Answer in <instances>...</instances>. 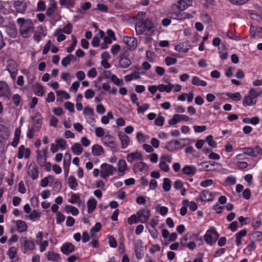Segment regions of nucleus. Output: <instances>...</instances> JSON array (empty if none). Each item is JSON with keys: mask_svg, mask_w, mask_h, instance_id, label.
Masks as SVG:
<instances>
[{"mask_svg": "<svg viewBox=\"0 0 262 262\" xmlns=\"http://www.w3.org/2000/svg\"><path fill=\"white\" fill-rule=\"evenodd\" d=\"M119 139L121 142V146L122 148H126L130 142V139L128 136L124 133H120L118 135Z\"/></svg>", "mask_w": 262, "mask_h": 262, "instance_id": "obj_22", "label": "nucleus"}, {"mask_svg": "<svg viewBox=\"0 0 262 262\" xmlns=\"http://www.w3.org/2000/svg\"><path fill=\"white\" fill-rule=\"evenodd\" d=\"M136 138L139 142L142 143L145 142L147 139H149V136L144 135L142 133L139 132L137 134Z\"/></svg>", "mask_w": 262, "mask_h": 262, "instance_id": "obj_53", "label": "nucleus"}, {"mask_svg": "<svg viewBox=\"0 0 262 262\" xmlns=\"http://www.w3.org/2000/svg\"><path fill=\"white\" fill-rule=\"evenodd\" d=\"M182 171L185 174L193 175L196 172V168L193 166L187 165L182 169Z\"/></svg>", "mask_w": 262, "mask_h": 262, "instance_id": "obj_35", "label": "nucleus"}, {"mask_svg": "<svg viewBox=\"0 0 262 262\" xmlns=\"http://www.w3.org/2000/svg\"><path fill=\"white\" fill-rule=\"evenodd\" d=\"M14 5L17 12L20 13H24L27 7L26 0H16Z\"/></svg>", "mask_w": 262, "mask_h": 262, "instance_id": "obj_14", "label": "nucleus"}, {"mask_svg": "<svg viewBox=\"0 0 262 262\" xmlns=\"http://www.w3.org/2000/svg\"><path fill=\"white\" fill-rule=\"evenodd\" d=\"M146 19V13L143 11L139 12L135 16V19L136 20V22L143 21Z\"/></svg>", "mask_w": 262, "mask_h": 262, "instance_id": "obj_51", "label": "nucleus"}, {"mask_svg": "<svg viewBox=\"0 0 262 262\" xmlns=\"http://www.w3.org/2000/svg\"><path fill=\"white\" fill-rule=\"evenodd\" d=\"M126 159L128 162L132 163L135 160H142V156L141 152L136 151L128 154L126 156Z\"/></svg>", "mask_w": 262, "mask_h": 262, "instance_id": "obj_21", "label": "nucleus"}, {"mask_svg": "<svg viewBox=\"0 0 262 262\" xmlns=\"http://www.w3.org/2000/svg\"><path fill=\"white\" fill-rule=\"evenodd\" d=\"M191 48V46L189 41L186 40L185 41L180 42L176 46L174 49L179 52L186 53Z\"/></svg>", "mask_w": 262, "mask_h": 262, "instance_id": "obj_13", "label": "nucleus"}, {"mask_svg": "<svg viewBox=\"0 0 262 262\" xmlns=\"http://www.w3.org/2000/svg\"><path fill=\"white\" fill-rule=\"evenodd\" d=\"M192 84L193 85L204 87L207 85V83L206 81L203 80L201 79L199 77L195 76L192 77Z\"/></svg>", "mask_w": 262, "mask_h": 262, "instance_id": "obj_29", "label": "nucleus"}, {"mask_svg": "<svg viewBox=\"0 0 262 262\" xmlns=\"http://www.w3.org/2000/svg\"><path fill=\"white\" fill-rule=\"evenodd\" d=\"M244 154L256 157L259 155H262V149L258 146H256L254 148L251 147H245L242 149Z\"/></svg>", "mask_w": 262, "mask_h": 262, "instance_id": "obj_6", "label": "nucleus"}, {"mask_svg": "<svg viewBox=\"0 0 262 262\" xmlns=\"http://www.w3.org/2000/svg\"><path fill=\"white\" fill-rule=\"evenodd\" d=\"M6 70L9 72L12 78H15L17 74V64L16 62L13 59L8 60Z\"/></svg>", "mask_w": 262, "mask_h": 262, "instance_id": "obj_8", "label": "nucleus"}, {"mask_svg": "<svg viewBox=\"0 0 262 262\" xmlns=\"http://www.w3.org/2000/svg\"><path fill=\"white\" fill-rule=\"evenodd\" d=\"M17 23L19 26V33L24 38H28L34 31V27L31 19H25L24 18H17Z\"/></svg>", "mask_w": 262, "mask_h": 262, "instance_id": "obj_1", "label": "nucleus"}, {"mask_svg": "<svg viewBox=\"0 0 262 262\" xmlns=\"http://www.w3.org/2000/svg\"><path fill=\"white\" fill-rule=\"evenodd\" d=\"M15 223L18 232H24L27 230V226L24 221L18 220Z\"/></svg>", "mask_w": 262, "mask_h": 262, "instance_id": "obj_33", "label": "nucleus"}, {"mask_svg": "<svg viewBox=\"0 0 262 262\" xmlns=\"http://www.w3.org/2000/svg\"><path fill=\"white\" fill-rule=\"evenodd\" d=\"M189 202L188 200H185L183 201L184 206L180 209V214L181 215H185L187 211V206L188 205Z\"/></svg>", "mask_w": 262, "mask_h": 262, "instance_id": "obj_60", "label": "nucleus"}, {"mask_svg": "<svg viewBox=\"0 0 262 262\" xmlns=\"http://www.w3.org/2000/svg\"><path fill=\"white\" fill-rule=\"evenodd\" d=\"M173 87V85L172 84H168V85L160 84L158 86V90L161 92H166L167 93H170Z\"/></svg>", "mask_w": 262, "mask_h": 262, "instance_id": "obj_41", "label": "nucleus"}, {"mask_svg": "<svg viewBox=\"0 0 262 262\" xmlns=\"http://www.w3.org/2000/svg\"><path fill=\"white\" fill-rule=\"evenodd\" d=\"M95 134L98 137H103L105 135V132L103 128L98 127L95 128Z\"/></svg>", "mask_w": 262, "mask_h": 262, "instance_id": "obj_64", "label": "nucleus"}, {"mask_svg": "<svg viewBox=\"0 0 262 262\" xmlns=\"http://www.w3.org/2000/svg\"><path fill=\"white\" fill-rule=\"evenodd\" d=\"M61 29L59 28L55 30L54 32V36L57 37V41L58 42H61L66 39V36L63 34Z\"/></svg>", "mask_w": 262, "mask_h": 262, "instance_id": "obj_36", "label": "nucleus"}, {"mask_svg": "<svg viewBox=\"0 0 262 262\" xmlns=\"http://www.w3.org/2000/svg\"><path fill=\"white\" fill-rule=\"evenodd\" d=\"M47 258L49 260H52L54 262H59L61 259L59 254L56 253L53 251H49L46 254Z\"/></svg>", "mask_w": 262, "mask_h": 262, "instance_id": "obj_25", "label": "nucleus"}, {"mask_svg": "<svg viewBox=\"0 0 262 262\" xmlns=\"http://www.w3.org/2000/svg\"><path fill=\"white\" fill-rule=\"evenodd\" d=\"M243 122L245 123H251L252 125H256L259 122V119L257 117L252 118H246L243 119Z\"/></svg>", "mask_w": 262, "mask_h": 262, "instance_id": "obj_47", "label": "nucleus"}, {"mask_svg": "<svg viewBox=\"0 0 262 262\" xmlns=\"http://www.w3.org/2000/svg\"><path fill=\"white\" fill-rule=\"evenodd\" d=\"M132 64L131 60L127 57L126 54L123 53L120 54L119 58V67L125 69L129 67Z\"/></svg>", "mask_w": 262, "mask_h": 262, "instance_id": "obj_12", "label": "nucleus"}, {"mask_svg": "<svg viewBox=\"0 0 262 262\" xmlns=\"http://www.w3.org/2000/svg\"><path fill=\"white\" fill-rule=\"evenodd\" d=\"M23 247L25 250H32L34 249L35 245L33 241L26 239V237L24 238Z\"/></svg>", "mask_w": 262, "mask_h": 262, "instance_id": "obj_30", "label": "nucleus"}, {"mask_svg": "<svg viewBox=\"0 0 262 262\" xmlns=\"http://www.w3.org/2000/svg\"><path fill=\"white\" fill-rule=\"evenodd\" d=\"M102 141L104 144L107 145L111 148H115L116 147V145L114 141V138L109 134L105 135L102 138Z\"/></svg>", "mask_w": 262, "mask_h": 262, "instance_id": "obj_15", "label": "nucleus"}, {"mask_svg": "<svg viewBox=\"0 0 262 262\" xmlns=\"http://www.w3.org/2000/svg\"><path fill=\"white\" fill-rule=\"evenodd\" d=\"M261 92L252 89L245 96L243 100L244 106L253 105L256 103V98L260 95Z\"/></svg>", "mask_w": 262, "mask_h": 262, "instance_id": "obj_3", "label": "nucleus"}, {"mask_svg": "<svg viewBox=\"0 0 262 262\" xmlns=\"http://www.w3.org/2000/svg\"><path fill=\"white\" fill-rule=\"evenodd\" d=\"M154 27L152 21L149 18H147L143 21L136 22L135 29L137 34L140 35L146 31H150Z\"/></svg>", "mask_w": 262, "mask_h": 262, "instance_id": "obj_2", "label": "nucleus"}, {"mask_svg": "<svg viewBox=\"0 0 262 262\" xmlns=\"http://www.w3.org/2000/svg\"><path fill=\"white\" fill-rule=\"evenodd\" d=\"M47 160L46 156L43 155L40 151H37V162L40 166H42Z\"/></svg>", "mask_w": 262, "mask_h": 262, "instance_id": "obj_43", "label": "nucleus"}, {"mask_svg": "<svg viewBox=\"0 0 262 262\" xmlns=\"http://www.w3.org/2000/svg\"><path fill=\"white\" fill-rule=\"evenodd\" d=\"M127 165L124 160H119L118 162V170L119 172H123L126 170Z\"/></svg>", "mask_w": 262, "mask_h": 262, "instance_id": "obj_44", "label": "nucleus"}, {"mask_svg": "<svg viewBox=\"0 0 262 262\" xmlns=\"http://www.w3.org/2000/svg\"><path fill=\"white\" fill-rule=\"evenodd\" d=\"M72 150L74 154L77 155H79L82 153L83 148L80 144L79 143H75L72 147Z\"/></svg>", "mask_w": 262, "mask_h": 262, "instance_id": "obj_48", "label": "nucleus"}, {"mask_svg": "<svg viewBox=\"0 0 262 262\" xmlns=\"http://www.w3.org/2000/svg\"><path fill=\"white\" fill-rule=\"evenodd\" d=\"M10 135V132L8 128L2 126L0 128V138L2 139H7Z\"/></svg>", "mask_w": 262, "mask_h": 262, "instance_id": "obj_38", "label": "nucleus"}, {"mask_svg": "<svg viewBox=\"0 0 262 262\" xmlns=\"http://www.w3.org/2000/svg\"><path fill=\"white\" fill-rule=\"evenodd\" d=\"M30 155V150L29 148H26L23 145L19 146L17 155V157L18 159H21L23 157L27 159L29 157Z\"/></svg>", "mask_w": 262, "mask_h": 262, "instance_id": "obj_16", "label": "nucleus"}, {"mask_svg": "<svg viewBox=\"0 0 262 262\" xmlns=\"http://www.w3.org/2000/svg\"><path fill=\"white\" fill-rule=\"evenodd\" d=\"M16 252V249L14 247H12L9 249L7 254L11 259H13L15 257Z\"/></svg>", "mask_w": 262, "mask_h": 262, "instance_id": "obj_59", "label": "nucleus"}, {"mask_svg": "<svg viewBox=\"0 0 262 262\" xmlns=\"http://www.w3.org/2000/svg\"><path fill=\"white\" fill-rule=\"evenodd\" d=\"M68 185L71 189L74 190L76 189L78 183L75 178L73 176H71L69 177Z\"/></svg>", "mask_w": 262, "mask_h": 262, "instance_id": "obj_40", "label": "nucleus"}, {"mask_svg": "<svg viewBox=\"0 0 262 262\" xmlns=\"http://www.w3.org/2000/svg\"><path fill=\"white\" fill-rule=\"evenodd\" d=\"M104 153L102 147L99 145L96 144L92 147V154L94 156H100Z\"/></svg>", "mask_w": 262, "mask_h": 262, "instance_id": "obj_39", "label": "nucleus"}, {"mask_svg": "<svg viewBox=\"0 0 262 262\" xmlns=\"http://www.w3.org/2000/svg\"><path fill=\"white\" fill-rule=\"evenodd\" d=\"M71 37L72 38V43L70 46L67 49V52L69 53H71L74 51L75 47H76L77 43V40L75 36L72 35Z\"/></svg>", "mask_w": 262, "mask_h": 262, "instance_id": "obj_46", "label": "nucleus"}, {"mask_svg": "<svg viewBox=\"0 0 262 262\" xmlns=\"http://www.w3.org/2000/svg\"><path fill=\"white\" fill-rule=\"evenodd\" d=\"M33 91L34 94L38 96H42L44 93L42 86L38 83H36L34 85Z\"/></svg>", "mask_w": 262, "mask_h": 262, "instance_id": "obj_34", "label": "nucleus"}, {"mask_svg": "<svg viewBox=\"0 0 262 262\" xmlns=\"http://www.w3.org/2000/svg\"><path fill=\"white\" fill-rule=\"evenodd\" d=\"M97 202L96 200L92 198L89 199L87 203V206H88V211L89 213H92L94 210L95 209L97 206Z\"/></svg>", "mask_w": 262, "mask_h": 262, "instance_id": "obj_31", "label": "nucleus"}, {"mask_svg": "<svg viewBox=\"0 0 262 262\" xmlns=\"http://www.w3.org/2000/svg\"><path fill=\"white\" fill-rule=\"evenodd\" d=\"M66 210L68 213H71L73 215L78 214L79 211L77 208L71 205H67L65 207Z\"/></svg>", "mask_w": 262, "mask_h": 262, "instance_id": "obj_50", "label": "nucleus"}, {"mask_svg": "<svg viewBox=\"0 0 262 262\" xmlns=\"http://www.w3.org/2000/svg\"><path fill=\"white\" fill-rule=\"evenodd\" d=\"M124 43L128 47L130 50H134L137 46V39L132 36H124L123 38Z\"/></svg>", "mask_w": 262, "mask_h": 262, "instance_id": "obj_11", "label": "nucleus"}, {"mask_svg": "<svg viewBox=\"0 0 262 262\" xmlns=\"http://www.w3.org/2000/svg\"><path fill=\"white\" fill-rule=\"evenodd\" d=\"M163 188L165 191H169L171 188V181L168 178L163 180Z\"/></svg>", "mask_w": 262, "mask_h": 262, "instance_id": "obj_52", "label": "nucleus"}, {"mask_svg": "<svg viewBox=\"0 0 262 262\" xmlns=\"http://www.w3.org/2000/svg\"><path fill=\"white\" fill-rule=\"evenodd\" d=\"M192 0H180L178 2L177 8L180 11H183L192 5Z\"/></svg>", "mask_w": 262, "mask_h": 262, "instance_id": "obj_18", "label": "nucleus"}, {"mask_svg": "<svg viewBox=\"0 0 262 262\" xmlns=\"http://www.w3.org/2000/svg\"><path fill=\"white\" fill-rule=\"evenodd\" d=\"M250 33L253 38H262V27L251 26Z\"/></svg>", "mask_w": 262, "mask_h": 262, "instance_id": "obj_17", "label": "nucleus"}, {"mask_svg": "<svg viewBox=\"0 0 262 262\" xmlns=\"http://www.w3.org/2000/svg\"><path fill=\"white\" fill-rule=\"evenodd\" d=\"M32 121L33 122V126L36 130H38L41 124V118H40V116H33L31 118Z\"/></svg>", "mask_w": 262, "mask_h": 262, "instance_id": "obj_32", "label": "nucleus"}, {"mask_svg": "<svg viewBox=\"0 0 262 262\" xmlns=\"http://www.w3.org/2000/svg\"><path fill=\"white\" fill-rule=\"evenodd\" d=\"M201 201H210L212 200V196L211 193L207 190H203L202 191L199 198Z\"/></svg>", "mask_w": 262, "mask_h": 262, "instance_id": "obj_26", "label": "nucleus"}, {"mask_svg": "<svg viewBox=\"0 0 262 262\" xmlns=\"http://www.w3.org/2000/svg\"><path fill=\"white\" fill-rule=\"evenodd\" d=\"M150 213L148 209H144L138 211L137 213V217L139 222L146 223L149 219Z\"/></svg>", "mask_w": 262, "mask_h": 262, "instance_id": "obj_10", "label": "nucleus"}, {"mask_svg": "<svg viewBox=\"0 0 262 262\" xmlns=\"http://www.w3.org/2000/svg\"><path fill=\"white\" fill-rule=\"evenodd\" d=\"M28 174L33 180L36 179L38 177V171L34 165L30 164L29 167Z\"/></svg>", "mask_w": 262, "mask_h": 262, "instance_id": "obj_23", "label": "nucleus"}, {"mask_svg": "<svg viewBox=\"0 0 262 262\" xmlns=\"http://www.w3.org/2000/svg\"><path fill=\"white\" fill-rule=\"evenodd\" d=\"M75 57L72 54L68 55L67 57L63 58L61 60V64L63 67H67L70 63L72 59H75Z\"/></svg>", "mask_w": 262, "mask_h": 262, "instance_id": "obj_45", "label": "nucleus"}, {"mask_svg": "<svg viewBox=\"0 0 262 262\" xmlns=\"http://www.w3.org/2000/svg\"><path fill=\"white\" fill-rule=\"evenodd\" d=\"M75 1L76 0H59V3L61 7L70 9L74 7Z\"/></svg>", "mask_w": 262, "mask_h": 262, "instance_id": "obj_24", "label": "nucleus"}, {"mask_svg": "<svg viewBox=\"0 0 262 262\" xmlns=\"http://www.w3.org/2000/svg\"><path fill=\"white\" fill-rule=\"evenodd\" d=\"M180 142L178 140H172L166 143L165 148L169 151H173L179 148Z\"/></svg>", "mask_w": 262, "mask_h": 262, "instance_id": "obj_20", "label": "nucleus"}, {"mask_svg": "<svg viewBox=\"0 0 262 262\" xmlns=\"http://www.w3.org/2000/svg\"><path fill=\"white\" fill-rule=\"evenodd\" d=\"M60 249L63 254L68 255L74 251L75 247L71 243H66L61 247Z\"/></svg>", "mask_w": 262, "mask_h": 262, "instance_id": "obj_19", "label": "nucleus"}, {"mask_svg": "<svg viewBox=\"0 0 262 262\" xmlns=\"http://www.w3.org/2000/svg\"><path fill=\"white\" fill-rule=\"evenodd\" d=\"M177 62L176 58L172 57L170 56H167L165 59V62L166 66H169L176 64Z\"/></svg>", "mask_w": 262, "mask_h": 262, "instance_id": "obj_55", "label": "nucleus"}, {"mask_svg": "<svg viewBox=\"0 0 262 262\" xmlns=\"http://www.w3.org/2000/svg\"><path fill=\"white\" fill-rule=\"evenodd\" d=\"M256 248L255 243L251 241L249 244L246 246V247L244 249V251L246 253H248V254L251 255L252 254V251H253Z\"/></svg>", "mask_w": 262, "mask_h": 262, "instance_id": "obj_42", "label": "nucleus"}, {"mask_svg": "<svg viewBox=\"0 0 262 262\" xmlns=\"http://www.w3.org/2000/svg\"><path fill=\"white\" fill-rule=\"evenodd\" d=\"M223 48H224V45H222L220 47H219V52L220 53V58L222 60L227 59L228 58V53L227 52H224Z\"/></svg>", "mask_w": 262, "mask_h": 262, "instance_id": "obj_61", "label": "nucleus"}, {"mask_svg": "<svg viewBox=\"0 0 262 262\" xmlns=\"http://www.w3.org/2000/svg\"><path fill=\"white\" fill-rule=\"evenodd\" d=\"M137 112L138 114H143L145 111L147 110L149 108V104L144 103L141 105L139 103L137 104Z\"/></svg>", "mask_w": 262, "mask_h": 262, "instance_id": "obj_49", "label": "nucleus"}, {"mask_svg": "<svg viewBox=\"0 0 262 262\" xmlns=\"http://www.w3.org/2000/svg\"><path fill=\"white\" fill-rule=\"evenodd\" d=\"M135 254L138 259L143 257V253L145 250L143 242L141 239H137L134 243Z\"/></svg>", "mask_w": 262, "mask_h": 262, "instance_id": "obj_7", "label": "nucleus"}, {"mask_svg": "<svg viewBox=\"0 0 262 262\" xmlns=\"http://www.w3.org/2000/svg\"><path fill=\"white\" fill-rule=\"evenodd\" d=\"M247 233V230L246 229H244L236 233L235 242L237 246H239L242 244L241 239L243 237H244L246 235Z\"/></svg>", "mask_w": 262, "mask_h": 262, "instance_id": "obj_27", "label": "nucleus"}, {"mask_svg": "<svg viewBox=\"0 0 262 262\" xmlns=\"http://www.w3.org/2000/svg\"><path fill=\"white\" fill-rule=\"evenodd\" d=\"M11 97V89L5 81H0V97L4 99L9 100Z\"/></svg>", "mask_w": 262, "mask_h": 262, "instance_id": "obj_5", "label": "nucleus"}, {"mask_svg": "<svg viewBox=\"0 0 262 262\" xmlns=\"http://www.w3.org/2000/svg\"><path fill=\"white\" fill-rule=\"evenodd\" d=\"M100 168V177L103 179H106L108 177L113 175L116 171L115 167L106 163L101 164Z\"/></svg>", "mask_w": 262, "mask_h": 262, "instance_id": "obj_4", "label": "nucleus"}, {"mask_svg": "<svg viewBox=\"0 0 262 262\" xmlns=\"http://www.w3.org/2000/svg\"><path fill=\"white\" fill-rule=\"evenodd\" d=\"M218 237V233L214 229L207 231L206 233L204 235V239L205 242L210 245H212L213 243L215 242V241L213 242V238H214L215 241Z\"/></svg>", "mask_w": 262, "mask_h": 262, "instance_id": "obj_9", "label": "nucleus"}, {"mask_svg": "<svg viewBox=\"0 0 262 262\" xmlns=\"http://www.w3.org/2000/svg\"><path fill=\"white\" fill-rule=\"evenodd\" d=\"M191 234L190 233H187L184 237H183L181 239V245L182 246H185L186 244L188 243L187 242L188 240L191 239Z\"/></svg>", "mask_w": 262, "mask_h": 262, "instance_id": "obj_58", "label": "nucleus"}, {"mask_svg": "<svg viewBox=\"0 0 262 262\" xmlns=\"http://www.w3.org/2000/svg\"><path fill=\"white\" fill-rule=\"evenodd\" d=\"M201 20L205 24H209L211 21L210 15L206 13H203L201 15Z\"/></svg>", "mask_w": 262, "mask_h": 262, "instance_id": "obj_57", "label": "nucleus"}, {"mask_svg": "<svg viewBox=\"0 0 262 262\" xmlns=\"http://www.w3.org/2000/svg\"><path fill=\"white\" fill-rule=\"evenodd\" d=\"M174 15L176 16V17L173 16V18H176V19L179 20L189 18L191 17L190 14L186 12H182V11H180L178 13H174L172 14V16H173Z\"/></svg>", "mask_w": 262, "mask_h": 262, "instance_id": "obj_37", "label": "nucleus"}, {"mask_svg": "<svg viewBox=\"0 0 262 262\" xmlns=\"http://www.w3.org/2000/svg\"><path fill=\"white\" fill-rule=\"evenodd\" d=\"M101 225L100 223H97L94 227H93L90 230L91 236H93L94 234L98 232L101 228Z\"/></svg>", "mask_w": 262, "mask_h": 262, "instance_id": "obj_62", "label": "nucleus"}, {"mask_svg": "<svg viewBox=\"0 0 262 262\" xmlns=\"http://www.w3.org/2000/svg\"><path fill=\"white\" fill-rule=\"evenodd\" d=\"M111 78L114 83L117 86H121L123 84V80L119 79L116 75H112Z\"/></svg>", "mask_w": 262, "mask_h": 262, "instance_id": "obj_54", "label": "nucleus"}, {"mask_svg": "<svg viewBox=\"0 0 262 262\" xmlns=\"http://www.w3.org/2000/svg\"><path fill=\"white\" fill-rule=\"evenodd\" d=\"M148 167L145 163L139 162L137 163L134 166L135 172L146 171Z\"/></svg>", "mask_w": 262, "mask_h": 262, "instance_id": "obj_28", "label": "nucleus"}, {"mask_svg": "<svg viewBox=\"0 0 262 262\" xmlns=\"http://www.w3.org/2000/svg\"><path fill=\"white\" fill-rule=\"evenodd\" d=\"M69 202L72 204H80L81 202L80 196L78 194H73L69 200Z\"/></svg>", "mask_w": 262, "mask_h": 262, "instance_id": "obj_56", "label": "nucleus"}, {"mask_svg": "<svg viewBox=\"0 0 262 262\" xmlns=\"http://www.w3.org/2000/svg\"><path fill=\"white\" fill-rule=\"evenodd\" d=\"M62 32L70 34L72 31V26L71 24L69 23L65 25L62 29H61Z\"/></svg>", "mask_w": 262, "mask_h": 262, "instance_id": "obj_63", "label": "nucleus"}]
</instances>
